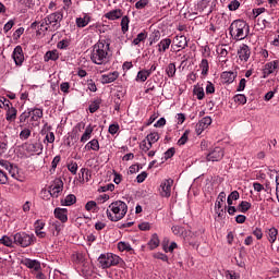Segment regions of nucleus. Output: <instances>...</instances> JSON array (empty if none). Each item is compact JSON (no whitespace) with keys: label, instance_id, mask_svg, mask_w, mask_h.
Segmentation results:
<instances>
[{"label":"nucleus","instance_id":"obj_1","mask_svg":"<svg viewBox=\"0 0 279 279\" xmlns=\"http://www.w3.org/2000/svg\"><path fill=\"white\" fill-rule=\"evenodd\" d=\"M109 50L110 44H106V40L95 44L90 53L92 62H94V64H106V62H108Z\"/></svg>","mask_w":279,"mask_h":279},{"label":"nucleus","instance_id":"obj_2","mask_svg":"<svg viewBox=\"0 0 279 279\" xmlns=\"http://www.w3.org/2000/svg\"><path fill=\"white\" fill-rule=\"evenodd\" d=\"M106 213L109 221H121L128 215V204L123 201H116L108 206Z\"/></svg>","mask_w":279,"mask_h":279},{"label":"nucleus","instance_id":"obj_3","mask_svg":"<svg viewBox=\"0 0 279 279\" xmlns=\"http://www.w3.org/2000/svg\"><path fill=\"white\" fill-rule=\"evenodd\" d=\"M229 34L234 40H245L250 34V25L243 20H235L229 27Z\"/></svg>","mask_w":279,"mask_h":279},{"label":"nucleus","instance_id":"obj_4","mask_svg":"<svg viewBox=\"0 0 279 279\" xmlns=\"http://www.w3.org/2000/svg\"><path fill=\"white\" fill-rule=\"evenodd\" d=\"M98 265L101 269H110V267H117V265L123 267L125 262H123V258L119 257V255L105 253L98 257Z\"/></svg>","mask_w":279,"mask_h":279},{"label":"nucleus","instance_id":"obj_5","mask_svg":"<svg viewBox=\"0 0 279 279\" xmlns=\"http://www.w3.org/2000/svg\"><path fill=\"white\" fill-rule=\"evenodd\" d=\"M64 19V12L62 11H57L53 13H50L45 17V23H46V31L49 32H58L60 27H62V20Z\"/></svg>","mask_w":279,"mask_h":279},{"label":"nucleus","instance_id":"obj_6","mask_svg":"<svg viewBox=\"0 0 279 279\" xmlns=\"http://www.w3.org/2000/svg\"><path fill=\"white\" fill-rule=\"evenodd\" d=\"M13 243L19 247H29L36 243V236L27 232H17L13 235Z\"/></svg>","mask_w":279,"mask_h":279},{"label":"nucleus","instance_id":"obj_7","mask_svg":"<svg viewBox=\"0 0 279 279\" xmlns=\"http://www.w3.org/2000/svg\"><path fill=\"white\" fill-rule=\"evenodd\" d=\"M226 155L223 148L216 146L210 148L208 153L205 154V158L207 162H219L223 160V156Z\"/></svg>","mask_w":279,"mask_h":279},{"label":"nucleus","instance_id":"obj_8","mask_svg":"<svg viewBox=\"0 0 279 279\" xmlns=\"http://www.w3.org/2000/svg\"><path fill=\"white\" fill-rule=\"evenodd\" d=\"M63 189L64 182H62V179H54L49 186V193L51 197H60V193H62Z\"/></svg>","mask_w":279,"mask_h":279},{"label":"nucleus","instance_id":"obj_9","mask_svg":"<svg viewBox=\"0 0 279 279\" xmlns=\"http://www.w3.org/2000/svg\"><path fill=\"white\" fill-rule=\"evenodd\" d=\"M252 57V49L246 44H242L238 48V58L240 62H247Z\"/></svg>","mask_w":279,"mask_h":279},{"label":"nucleus","instance_id":"obj_10","mask_svg":"<svg viewBox=\"0 0 279 279\" xmlns=\"http://www.w3.org/2000/svg\"><path fill=\"white\" fill-rule=\"evenodd\" d=\"M21 264L24 265V267H27V269H32V274H36V271H43V266L37 259L24 258L22 259Z\"/></svg>","mask_w":279,"mask_h":279},{"label":"nucleus","instance_id":"obj_11","mask_svg":"<svg viewBox=\"0 0 279 279\" xmlns=\"http://www.w3.org/2000/svg\"><path fill=\"white\" fill-rule=\"evenodd\" d=\"M12 58L16 66H22L23 62H25V54L23 53V47L16 46L13 50Z\"/></svg>","mask_w":279,"mask_h":279},{"label":"nucleus","instance_id":"obj_12","mask_svg":"<svg viewBox=\"0 0 279 279\" xmlns=\"http://www.w3.org/2000/svg\"><path fill=\"white\" fill-rule=\"evenodd\" d=\"M173 185V180H165L161 182L159 187V193L161 197H171V186Z\"/></svg>","mask_w":279,"mask_h":279},{"label":"nucleus","instance_id":"obj_13","mask_svg":"<svg viewBox=\"0 0 279 279\" xmlns=\"http://www.w3.org/2000/svg\"><path fill=\"white\" fill-rule=\"evenodd\" d=\"M54 217L59 219L61 223H66V221H69V209L57 207L54 209Z\"/></svg>","mask_w":279,"mask_h":279},{"label":"nucleus","instance_id":"obj_14","mask_svg":"<svg viewBox=\"0 0 279 279\" xmlns=\"http://www.w3.org/2000/svg\"><path fill=\"white\" fill-rule=\"evenodd\" d=\"M25 149L28 151V154H43V143L35 142L31 144H25Z\"/></svg>","mask_w":279,"mask_h":279},{"label":"nucleus","instance_id":"obj_15","mask_svg":"<svg viewBox=\"0 0 279 279\" xmlns=\"http://www.w3.org/2000/svg\"><path fill=\"white\" fill-rule=\"evenodd\" d=\"M28 112H31V123L38 122L43 119V109L39 108H28Z\"/></svg>","mask_w":279,"mask_h":279},{"label":"nucleus","instance_id":"obj_16","mask_svg":"<svg viewBox=\"0 0 279 279\" xmlns=\"http://www.w3.org/2000/svg\"><path fill=\"white\" fill-rule=\"evenodd\" d=\"M278 66H279L278 60L266 63L264 66V77L271 75V73H274L276 69H278Z\"/></svg>","mask_w":279,"mask_h":279},{"label":"nucleus","instance_id":"obj_17","mask_svg":"<svg viewBox=\"0 0 279 279\" xmlns=\"http://www.w3.org/2000/svg\"><path fill=\"white\" fill-rule=\"evenodd\" d=\"M123 17V10L116 9L107 12L105 14V19H108V21H119V19Z\"/></svg>","mask_w":279,"mask_h":279},{"label":"nucleus","instance_id":"obj_18","mask_svg":"<svg viewBox=\"0 0 279 279\" xmlns=\"http://www.w3.org/2000/svg\"><path fill=\"white\" fill-rule=\"evenodd\" d=\"M173 45L180 49H186L189 47V40H186V36L184 35H177L173 39Z\"/></svg>","mask_w":279,"mask_h":279},{"label":"nucleus","instance_id":"obj_19","mask_svg":"<svg viewBox=\"0 0 279 279\" xmlns=\"http://www.w3.org/2000/svg\"><path fill=\"white\" fill-rule=\"evenodd\" d=\"M119 80V72L114 71L109 74H104L101 76V84H112V82H117Z\"/></svg>","mask_w":279,"mask_h":279},{"label":"nucleus","instance_id":"obj_20","mask_svg":"<svg viewBox=\"0 0 279 279\" xmlns=\"http://www.w3.org/2000/svg\"><path fill=\"white\" fill-rule=\"evenodd\" d=\"M223 84H232V82H234V80H236V73L232 72V71H226L222 72L220 75Z\"/></svg>","mask_w":279,"mask_h":279},{"label":"nucleus","instance_id":"obj_21","mask_svg":"<svg viewBox=\"0 0 279 279\" xmlns=\"http://www.w3.org/2000/svg\"><path fill=\"white\" fill-rule=\"evenodd\" d=\"M169 47H171V38H163L157 45L159 53H165Z\"/></svg>","mask_w":279,"mask_h":279},{"label":"nucleus","instance_id":"obj_22","mask_svg":"<svg viewBox=\"0 0 279 279\" xmlns=\"http://www.w3.org/2000/svg\"><path fill=\"white\" fill-rule=\"evenodd\" d=\"M266 235H267L269 243H271V245H274V243H276V241L278 240V229L272 227V228L266 230Z\"/></svg>","mask_w":279,"mask_h":279},{"label":"nucleus","instance_id":"obj_23","mask_svg":"<svg viewBox=\"0 0 279 279\" xmlns=\"http://www.w3.org/2000/svg\"><path fill=\"white\" fill-rule=\"evenodd\" d=\"M85 149L86 151H99L100 146H99V140L94 138L92 141H89L86 145H85Z\"/></svg>","mask_w":279,"mask_h":279},{"label":"nucleus","instance_id":"obj_24","mask_svg":"<svg viewBox=\"0 0 279 279\" xmlns=\"http://www.w3.org/2000/svg\"><path fill=\"white\" fill-rule=\"evenodd\" d=\"M149 250H156V247L160 246V239L158 238V233H154L150 240L147 243Z\"/></svg>","mask_w":279,"mask_h":279},{"label":"nucleus","instance_id":"obj_25","mask_svg":"<svg viewBox=\"0 0 279 279\" xmlns=\"http://www.w3.org/2000/svg\"><path fill=\"white\" fill-rule=\"evenodd\" d=\"M118 250L119 252H129V254H135L134 248H132V245H130L128 242H119Z\"/></svg>","mask_w":279,"mask_h":279},{"label":"nucleus","instance_id":"obj_26","mask_svg":"<svg viewBox=\"0 0 279 279\" xmlns=\"http://www.w3.org/2000/svg\"><path fill=\"white\" fill-rule=\"evenodd\" d=\"M95 129L89 124L86 129L83 135L81 136V143H87V141H90V137L93 136V131Z\"/></svg>","mask_w":279,"mask_h":279},{"label":"nucleus","instance_id":"obj_27","mask_svg":"<svg viewBox=\"0 0 279 279\" xmlns=\"http://www.w3.org/2000/svg\"><path fill=\"white\" fill-rule=\"evenodd\" d=\"M60 58V54L58 53V50H50L47 51L46 54L44 56L45 62H49V60H52L56 62Z\"/></svg>","mask_w":279,"mask_h":279},{"label":"nucleus","instance_id":"obj_28","mask_svg":"<svg viewBox=\"0 0 279 279\" xmlns=\"http://www.w3.org/2000/svg\"><path fill=\"white\" fill-rule=\"evenodd\" d=\"M16 114H17L16 108L11 107L7 109V114H5L7 121H9L10 123H12L13 121H16Z\"/></svg>","mask_w":279,"mask_h":279},{"label":"nucleus","instance_id":"obj_29","mask_svg":"<svg viewBox=\"0 0 279 279\" xmlns=\"http://www.w3.org/2000/svg\"><path fill=\"white\" fill-rule=\"evenodd\" d=\"M99 108H101V98H96L89 104L90 114H95Z\"/></svg>","mask_w":279,"mask_h":279},{"label":"nucleus","instance_id":"obj_30","mask_svg":"<svg viewBox=\"0 0 279 279\" xmlns=\"http://www.w3.org/2000/svg\"><path fill=\"white\" fill-rule=\"evenodd\" d=\"M62 223L59 221L53 222L50 226V232H52V236H59L60 232H62Z\"/></svg>","mask_w":279,"mask_h":279},{"label":"nucleus","instance_id":"obj_31","mask_svg":"<svg viewBox=\"0 0 279 279\" xmlns=\"http://www.w3.org/2000/svg\"><path fill=\"white\" fill-rule=\"evenodd\" d=\"M121 29H122V34H128V32L130 31V16L122 15Z\"/></svg>","mask_w":279,"mask_h":279},{"label":"nucleus","instance_id":"obj_32","mask_svg":"<svg viewBox=\"0 0 279 279\" xmlns=\"http://www.w3.org/2000/svg\"><path fill=\"white\" fill-rule=\"evenodd\" d=\"M31 117H32V112H29L28 109L26 111H24L22 114H20V117H19L20 128H25V123H27V121H29Z\"/></svg>","mask_w":279,"mask_h":279},{"label":"nucleus","instance_id":"obj_33","mask_svg":"<svg viewBox=\"0 0 279 279\" xmlns=\"http://www.w3.org/2000/svg\"><path fill=\"white\" fill-rule=\"evenodd\" d=\"M149 72L147 70H141L137 72V75L135 77L136 82H147V78L149 77Z\"/></svg>","mask_w":279,"mask_h":279},{"label":"nucleus","instance_id":"obj_34","mask_svg":"<svg viewBox=\"0 0 279 279\" xmlns=\"http://www.w3.org/2000/svg\"><path fill=\"white\" fill-rule=\"evenodd\" d=\"M250 208H252V203L247 202V201H242L239 205H238V213H247V210H250Z\"/></svg>","mask_w":279,"mask_h":279},{"label":"nucleus","instance_id":"obj_35","mask_svg":"<svg viewBox=\"0 0 279 279\" xmlns=\"http://www.w3.org/2000/svg\"><path fill=\"white\" fill-rule=\"evenodd\" d=\"M77 202V197L73 194H69L63 201H61L62 206H73Z\"/></svg>","mask_w":279,"mask_h":279},{"label":"nucleus","instance_id":"obj_36","mask_svg":"<svg viewBox=\"0 0 279 279\" xmlns=\"http://www.w3.org/2000/svg\"><path fill=\"white\" fill-rule=\"evenodd\" d=\"M177 71H178V69L175 68V63H169L168 66L166 68V74L170 78L175 77Z\"/></svg>","mask_w":279,"mask_h":279},{"label":"nucleus","instance_id":"obj_37","mask_svg":"<svg viewBox=\"0 0 279 279\" xmlns=\"http://www.w3.org/2000/svg\"><path fill=\"white\" fill-rule=\"evenodd\" d=\"M199 68L202 69V75L206 77L208 75V71H210V65L208 64V59H203L201 61Z\"/></svg>","mask_w":279,"mask_h":279},{"label":"nucleus","instance_id":"obj_38","mask_svg":"<svg viewBox=\"0 0 279 279\" xmlns=\"http://www.w3.org/2000/svg\"><path fill=\"white\" fill-rule=\"evenodd\" d=\"M0 245H4L5 247H14V240L8 235H3L0 239Z\"/></svg>","mask_w":279,"mask_h":279},{"label":"nucleus","instance_id":"obj_39","mask_svg":"<svg viewBox=\"0 0 279 279\" xmlns=\"http://www.w3.org/2000/svg\"><path fill=\"white\" fill-rule=\"evenodd\" d=\"M193 94L197 97L198 100L204 99L206 94L204 93V87H199V85H195L193 89Z\"/></svg>","mask_w":279,"mask_h":279},{"label":"nucleus","instance_id":"obj_40","mask_svg":"<svg viewBox=\"0 0 279 279\" xmlns=\"http://www.w3.org/2000/svg\"><path fill=\"white\" fill-rule=\"evenodd\" d=\"M223 202H226V192H220L217 199H216V203H215V208H218V210L220 208H222V204Z\"/></svg>","mask_w":279,"mask_h":279},{"label":"nucleus","instance_id":"obj_41","mask_svg":"<svg viewBox=\"0 0 279 279\" xmlns=\"http://www.w3.org/2000/svg\"><path fill=\"white\" fill-rule=\"evenodd\" d=\"M150 145H154V143H158L160 141V135L157 132L149 133L145 138Z\"/></svg>","mask_w":279,"mask_h":279},{"label":"nucleus","instance_id":"obj_42","mask_svg":"<svg viewBox=\"0 0 279 279\" xmlns=\"http://www.w3.org/2000/svg\"><path fill=\"white\" fill-rule=\"evenodd\" d=\"M147 40V32L140 33L135 39H133V44L135 46L141 45V43H145Z\"/></svg>","mask_w":279,"mask_h":279},{"label":"nucleus","instance_id":"obj_43","mask_svg":"<svg viewBox=\"0 0 279 279\" xmlns=\"http://www.w3.org/2000/svg\"><path fill=\"white\" fill-rule=\"evenodd\" d=\"M269 25H271V23L263 17H258L257 19V27H259V29L265 31L267 29V27H269Z\"/></svg>","mask_w":279,"mask_h":279},{"label":"nucleus","instance_id":"obj_44","mask_svg":"<svg viewBox=\"0 0 279 279\" xmlns=\"http://www.w3.org/2000/svg\"><path fill=\"white\" fill-rule=\"evenodd\" d=\"M213 123V119L210 117H205L199 120L198 124L199 128H204L205 130H208V126Z\"/></svg>","mask_w":279,"mask_h":279},{"label":"nucleus","instance_id":"obj_45","mask_svg":"<svg viewBox=\"0 0 279 279\" xmlns=\"http://www.w3.org/2000/svg\"><path fill=\"white\" fill-rule=\"evenodd\" d=\"M189 134H191V131L190 130H185L183 135L178 141L177 145H179V146L186 145V143L189 142Z\"/></svg>","mask_w":279,"mask_h":279},{"label":"nucleus","instance_id":"obj_46","mask_svg":"<svg viewBox=\"0 0 279 279\" xmlns=\"http://www.w3.org/2000/svg\"><path fill=\"white\" fill-rule=\"evenodd\" d=\"M235 104H242V106H245L247 104V97L243 94H238L233 97Z\"/></svg>","mask_w":279,"mask_h":279},{"label":"nucleus","instance_id":"obj_47","mask_svg":"<svg viewBox=\"0 0 279 279\" xmlns=\"http://www.w3.org/2000/svg\"><path fill=\"white\" fill-rule=\"evenodd\" d=\"M149 46L154 45V43H158L160 40V31H155L149 37Z\"/></svg>","mask_w":279,"mask_h":279},{"label":"nucleus","instance_id":"obj_48","mask_svg":"<svg viewBox=\"0 0 279 279\" xmlns=\"http://www.w3.org/2000/svg\"><path fill=\"white\" fill-rule=\"evenodd\" d=\"M140 147L144 154H147V151H149V149L153 147V144L146 140H143Z\"/></svg>","mask_w":279,"mask_h":279},{"label":"nucleus","instance_id":"obj_49","mask_svg":"<svg viewBox=\"0 0 279 279\" xmlns=\"http://www.w3.org/2000/svg\"><path fill=\"white\" fill-rule=\"evenodd\" d=\"M239 8H241V2H239V0H232L228 4V9L230 10V12H236V10H239Z\"/></svg>","mask_w":279,"mask_h":279},{"label":"nucleus","instance_id":"obj_50","mask_svg":"<svg viewBox=\"0 0 279 279\" xmlns=\"http://www.w3.org/2000/svg\"><path fill=\"white\" fill-rule=\"evenodd\" d=\"M31 136H32V130L27 128L22 130L20 133L21 141H27V138H29Z\"/></svg>","mask_w":279,"mask_h":279},{"label":"nucleus","instance_id":"obj_51","mask_svg":"<svg viewBox=\"0 0 279 279\" xmlns=\"http://www.w3.org/2000/svg\"><path fill=\"white\" fill-rule=\"evenodd\" d=\"M0 165H1V167H4V169L7 171H9V173L12 175V178H14V173L12 172V163H10L7 160H0Z\"/></svg>","mask_w":279,"mask_h":279},{"label":"nucleus","instance_id":"obj_52","mask_svg":"<svg viewBox=\"0 0 279 279\" xmlns=\"http://www.w3.org/2000/svg\"><path fill=\"white\" fill-rule=\"evenodd\" d=\"M68 171H70V173H72V175H76L77 174V162L72 161L68 165Z\"/></svg>","mask_w":279,"mask_h":279},{"label":"nucleus","instance_id":"obj_53","mask_svg":"<svg viewBox=\"0 0 279 279\" xmlns=\"http://www.w3.org/2000/svg\"><path fill=\"white\" fill-rule=\"evenodd\" d=\"M162 250L166 253L173 252V250H178V243L171 242V244L169 246H167V244H163Z\"/></svg>","mask_w":279,"mask_h":279},{"label":"nucleus","instance_id":"obj_54","mask_svg":"<svg viewBox=\"0 0 279 279\" xmlns=\"http://www.w3.org/2000/svg\"><path fill=\"white\" fill-rule=\"evenodd\" d=\"M71 89V84L69 82H63L60 84V90L61 93H64V95H69Z\"/></svg>","mask_w":279,"mask_h":279},{"label":"nucleus","instance_id":"obj_55","mask_svg":"<svg viewBox=\"0 0 279 279\" xmlns=\"http://www.w3.org/2000/svg\"><path fill=\"white\" fill-rule=\"evenodd\" d=\"M60 160H61L60 155L56 156V157L52 159L51 169H50L51 172H53V171H56V169H58V165H60Z\"/></svg>","mask_w":279,"mask_h":279},{"label":"nucleus","instance_id":"obj_56","mask_svg":"<svg viewBox=\"0 0 279 279\" xmlns=\"http://www.w3.org/2000/svg\"><path fill=\"white\" fill-rule=\"evenodd\" d=\"M120 130V126H119V123H113L109 126V134H111L112 136H114V134H117V132H119Z\"/></svg>","mask_w":279,"mask_h":279},{"label":"nucleus","instance_id":"obj_57","mask_svg":"<svg viewBox=\"0 0 279 279\" xmlns=\"http://www.w3.org/2000/svg\"><path fill=\"white\" fill-rule=\"evenodd\" d=\"M75 23H76V27H78L80 29H82V28L86 27V25H88L86 20H84L83 17H76Z\"/></svg>","mask_w":279,"mask_h":279},{"label":"nucleus","instance_id":"obj_58","mask_svg":"<svg viewBox=\"0 0 279 279\" xmlns=\"http://www.w3.org/2000/svg\"><path fill=\"white\" fill-rule=\"evenodd\" d=\"M173 156H175V148L171 147L165 153L163 158L165 160H169V158H173Z\"/></svg>","mask_w":279,"mask_h":279},{"label":"nucleus","instance_id":"obj_59","mask_svg":"<svg viewBox=\"0 0 279 279\" xmlns=\"http://www.w3.org/2000/svg\"><path fill=\"white\" fill-rule=\"evenodd\" d=\"M172 232H173V234H175V236H180L181 234H184V228H182L180 226H173Z\"/></svg>","mask_w":279,"mask_h":279},{"label":"nucleus","instance_id":"obj_60","mask_svg":"<svg viewBox=\"0 0 279 279\" xmlns=\"http://www.w3.org/2000/svg\"><path fill=\"white\" fill-rule=\"evenodd\" d=\"M95 208H97V203L95 201H89L85 205V209L88 211L95 210Z\"/></svg>","mask_w":279,"mask_h":279},{"label":"nucleus","instance_id":"obj_61","mask_svg":"<svg viewBox=\"0 0 279 279\" xmlns=\"http://www.w3.org/2000/svg\"><path fill=\"white\" fill-rule=\"evenodd\" d=\"M214 93H215V85L211 82H207L206 95H214Z\"/></svg>","mask_w":279,"mask_h":279},{"label":"nucleus","instance_id":"obj_62","mask_svg":"<svg viewBox=\"0 0 279 279\" xmlns=\"http://www.w3.org/2000/svg\"><path fill=\"white\" fill-rule=\"evenodd\" d=\"M21 5L24 8H34L35 1L34 0H20Z\"/></svg>","mask_w":279,"mask_h":279},{"label":"nucleus","instance_id":"obj_63","mask_svg":"<svg viewBox=\"0 0 279 279\" xmlns=\"http://www.w3.org/2000/svg\"><path fill=\"white\" fill-rule=\"evenodd\" d=\"M0 184H8V173L0 170Z\"/></svg>","mask_w":279,"mask_h":279},{"label":"nucleus","instance_id":"obj_64","mask_svg":"<svg viewBox=\"0 0 279 279\" xmlns=\"http://www.w3.org/2000/svg\"><path fill=\"white\" fill-rule=\"evenodd\" d=\"M226 278L230 279H239V275L234 272V270H227Z\"/></svg>","mask_w":279,"mask_h":279}]
</instances>
